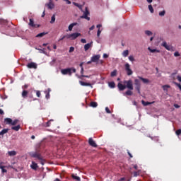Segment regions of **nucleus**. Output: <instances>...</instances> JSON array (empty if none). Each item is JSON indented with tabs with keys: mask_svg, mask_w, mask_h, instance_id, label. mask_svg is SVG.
Wrapping results in <instances>:
<instances>
[{
	"mask_svg": "<svg viewBox=\"0 0 181 181\" xmlns=\"http://www.w3.org/2000/svg\"><path fill=\"white\" fill-rule=\"evenodd\" d=\"M123 83L126 85H124L121 83H119L117 84V87L119 90V91H124L125 88H128L129 90L125 92L124 95H132L134 93H132V90H134V83L132 82V80L129 79L128 81H124Z\"/></svg>",
	"mask_w": 181,
	"mask_h": 181,
	"instance_id": "obj_1",
	"label": "nucleus"
},
{
	"mask_svg": "<svg viewBox=\"0 0 181 181\" xmlns=\"http://www.w3.org/2000/svg\"><path fill=\"white\" fill-rule=\"evenodd\" d=\"M11 24L6 20L0 19V32L5 33L6 30H8Z\"/></svg>",
	"mask_w": 181,
	"mask_h": 181,
	"instance_id": "obj_2",
	"label": "nucleus"
},
{
	"mask_svg": "<svg viewBox=\"0 0 181 181\" xmlns=\"http://www.w3.org/2000/svg\"><path fill=\"white\" fill-rule=\"evenodd\" d=\"M29 155L30 156H31V158H35V159H38V160H40V163L45 165V160H43V157L42 156V154H40V153L37 151L30 152Z\"/></svg>",
	"mask_w": 181,
	"mask_h": 181,
	"instance_id": "obj_3",
	"label": "nucleus"
},
{
	"mask_svg": "<svg viewBox=\"0 0 181 181\" xmlns=\"http://www.w3.org/2000/svg\"><path fill=\"white\" fill-rule=\"evenodd\" d=\"M76 73V68H67V69H64L61 70L62 74L64 76H66V74H69V76H71L72 72Z\"/></svg>",
	"mask_w": 181,
	"mask_h": 181,
	"instance_id": "obj_4",
	"label": "nucleus"
},
{
	"mask_svg": "<svg viewBox=\"0 0 181 181\" xmlns=\"http://www.w3.org/2000/svg\"><path fill=\"white\" fill-rule=\"evenodd\" d=\"M78 36H81V34L80 33H74L72 34L66 35V39H70L71 40H75V39H77Z\"/></svg>",
	"mask_w": 181,
	"mask_h": 181,
	"instance_id": "obj_5",
	"label": "nucleus"
},
{
	"mask_svg": "<svg viewBox=\"0 0 181 181\" xmlns=\"http://www.w3.org/2000/svg\"><path fill=\"white\" fill-rule=\"evenodd\" d=\"M135 89L136 90L138 94H141V81L139 79L134 80Z\"/></svg>",
	"mask_w": 181,
	"mask_h": 181,
	"instance_id": "obj_6",
	"label": "nucleus"
},
{
	"mask_svg": "<svg viewBox=\"0 0 181 181\" xmlns=\"http://www.w3.org/2000/svg\"><path fill=\"white\" fill-rule=\"evenodd\" d=\"M88 15H90V11H88V8L86 7L83 15L81 16V18L86 19V21H90V17H88Z\"/></svg>",
	"mask_w": 181,
	"mask_h": 181,
	"instance_id": "obj_7",
	"label": "nucleus"
},
{
	"mask_svg": "<svg viewBox=\"0 0 181 181\" xmlns=\"http://www.w3.org/2000/svg\"><path fill=\"white\" fill-rule=\"evenodd\" d=\"M124 67H125V70L127 71V76H132V74L134 72L132 71V69H131V65H129V64L127 63V64H125Z\"/></svg>",
	"mask_w": 181,
	"mask_h": 181,
	"instance_id": "obj_8",
	"label": "nucleus"
},
{
	"mask_svg": "<svg viewBox=\"0 0 181 181\" xmlns=\"http://www.w3.org/2000/svg\"><path fill=\"white\" fill-rule=\"evenodd\" d=\"M161 46H163V47H165V49H166V50L170 51V50L173 49V47L168 45V42H166V41L163 42Z\"/></svg>",
	"mask_w": 181,
	"mask_h": 181,
	"instance_id": "obj_9",
	"label": "nucleus"
},
{
	"mask_svg": "<svg viewBox=\"0 0 181 181\" xmlns=\"http://www.w3.org/2000/svg\"><path fill=\"white\" fill-rule=\"evenodd\" d=\"M100 54L94 55L91 57V62H93V63H98V60H100Z\"/></svg>",
	"mask_w": 181,
	"mask_h": 181,
	"instance_id": "obj_10",
	"label": "nucleus"
},
{
	"mask_svg": "<svg viewBox=\"0 0 181 181\" xmlns=\"http://www.w3.org/2000/svg\"><path fill=\"white\" fill-rule=\"evenodd\" d=\"M29 26H30L31 28H40V25L35 24V21H33V19L30 18Z\"/></svg>",
	"mask_w": 181,
	"mask_h": 181,
	"instance_id": "obj_11",
	"label": "nucleus"
},
{
	"mask_svg": "<svg viewBox=\"0 0 181 181\" xmlns=\"http://www.w3.org/2000/svg\"><path fill=\"white\" fill-rule=\"evenodd\" d=\"M88 144L90 146H93V148H97V143H95L93 138H89Z\"/></svg>",
	"mask_w": 181,
	"mask_h": 181,
	"instance_id": "obj_12",
	"label": "nucleus"
},
{
	"mask_svg": "<svg viewBox=\"0 0 181 181\" xmlns=\"http://www.w3.org/2000/svg\"><path fill=\"white\" fill-rule=\"evenodd\" d=\"M28 69H37V65L35 62H30L27 64Z\"/></svg>",
	"mask_w": 181,
	"mask_h": 181,
	"instance_id": "obj_13",
	"label": "nucleus"
},
{
	"mask_svg": "<svg viewBox=\"0 0 181 181\" xmlns=\"http://www.w3.org/2000/svg\"><path fill=\"white\" fill-rule=\"evenodd\" d=\"M45 6H47L48 9H54V4L52 1H49L48 4H45Z\"/></svg>",
	"mask_w": 181,
	"mask_h": 181,
	"instance_id": "obj_14",
	"label": "nucleus"
},
{
	"mask_svg": "<svg viewBox=\"0 0 181 181\" xmlns=\"http://www.w3.org/2000/svg\"><path fill=\"white\" fill-rule=\"evenodd\" d=\"M91 46H93V42H90V43L85 45H84L85 52H87V50H88V49L91 47Z\"/></svg>",
	"mask_w": 181,
	"mask_h": 181,
	"instance_id": "obj_15",
	"label": "nucleus"
},
{
	"mask_svg": "<svg viewBox=\"0 0 181 181\" xmlns=\"http://www.w3.org/2000/svg\"><path fill=\"white\" fill-rule=\"evenodd\" d=\"M50 91H52V90L50 88H48L47 90L45 91V98H47V100H49V98H50Z\"/></svg>",
	"mask_w": 181,
	"mask_h": 181,
	"instance_id": "obj_16",
	"label": "nucleus"
},
{
	"mask_svg": "<svg viewBox=\"0 0 181 181\" xmlns=\"http://www.w3.org/2000/svg\"><path fill=\"white\" fill-rule=\"evenodd\" d=\"M79 83L81 86H86V87H91V83H87L81 81H80Z\"/></svg>",
	"mask_w": 181,
	"mask_h": 181,
	"instance_id": "obj_17",
	"label": "nucleus"
},
{
	"mask_svg": "<svg viewBox=\"0 0 181 181\" xmlns=\"http://www.w3.org/2000/svg\"><path fill=\"white\" fill-rule=\"evenodd\" d=\"M139 80H141L144 84H148L149 83V81L148 78H143L142 76H139Z\"/></svg>",
	"mask_w": 181,
	"mask_h": 181,
	"instance_id": "obj_18",
	"label": "nucleus"
},
{
	"mask_svg": "<svg viewBox=\"0 0 181 181\" xmlns=\"http://www.w3.org/2000/svg\"><path fill=\"white\" fill-rule=\"evenodd\" d=\"M28 94H29V92L26 90H23L21 93V95H22L23 98H26V97H28Z\"/></svg>",
	"mask_w": 181,
	"mask_h": 181,
	"instance_id": "obj_19",
	"label": "nucleus"
},
{
	"mask_svg": "<svg viewBox=\"0 0 181 181\" xmlns=\"http://www.w3.org/2000/svg\"><path fill=\"white\" fill-rule=\"evenodd\" d=\"M155 102H145V100H141V104L144 105V107H146L148 105H151V104H153Z\"/></svg>",
	"mask_w": 181,
	"mask_h": 181,
	"instance_id": "obj_20",
	"label": "nucleus"
},
{
	"mask_svg": "<svg viewBox=\"0 0 181 181\" xmlns=\"http://www.w3.org/2000/svg\"><path fill=\"white\" fill-rule=\"evenodd\" d=\"M74 26H77V23H73L70 24L68 27L69 30L70 31L73 30V28H74Z\"/></svg>",
	"mask_w": 181,
	"mask_h": 181,
	"instance_id": "obj_21",
	"label": "nucleus"
},
{
	"mask_svg": "<svg viewBox=\"0 0 181 181\" xmlns=\"http://www.w3.org/2000/svg\"><path fill=\"white\" fill-rule=\"evenodd\" d=\"M8 156H16V151H8Z\"/></svg>",
	"mask_w": 181,
	"mask_h": 181,
	"instance_id": "obj_22",
	"label": "nucleus"
},
{
	"mask_svg": "<svg viewBox=\"0 0 181 181\" xmlns=\"http://www.w3.org/2000/svg\"><path fill=\"white\" fill-rule=\"evenodd\" d=\"M90 107H93V108H97V107H98V103H97V102H90Z\"/></svg>",
	"mask_w": 181,
	"mask_h": 181,
	"instance_id": "obj_23",
	"label": "nucleus"
},
{
	"mask_svg": "<svg viewBox=\"0 0 181 181\" xmlns=\"http://www.w3.org/2000/svg\"><path fill=\"white\" fill-rule=\"evenodd\" d=\"M148 49L149 50V52H151V53H160V51H159V49H151V47H148Z\"/></svg>",
	"mask_w": 181,
	"mask_h": 181,
	"instance_id": "obj_24",
	"label": "nucleus"
},
{
	"mask_svg": "<svg viewBox=\"0 0 181 181\" xmlns=\"http://www.w3.org/2000/svg\"><path fill=\"white\" fill-rule=\"evenodd\" d=\"M73 4L75 6H77V8H78L81 11H83V6L79 4L78 3H76V2H73Z\"/></svg>",
	"mask_w": 181,
	"mask_h": 181,
	"instance_id": "obj_25",
	"label": "nucleus"
},
{
	"mask_svg": "<svg viewBox=\"0 0 181 181\" xmlns=\"http://www.w3.org/2000/svg\"><path fill=\"white\" fill-rule=\"evenodd\" d=\"M31 168L33 169H34L35 170H36L37 169V163L33 161L32 165H31Z\"/></svg>",
	"mask_w": 181,
	"mask_h": 181,
	"instance_id": "obj_26",
	"label": "nucleus"
},
{
	"mask_svg": "<svg viewBox=\"0 0 181 181\" xmlns=\"http://www.w3.org/2000/svg\"><path fill=\"white\" fill-rule=\"evenodd\" d=\"M9 129H4L2 132H0V135H5V134H8Z\"/></svg>",
	"mask_w": 181,
	"mask_h": 181,
	"instance_id": "obj_27",
	"label": "nucleus"
},
{
	"mask_svg": "<svg viewBox=\"0 0 181 181\" xmlns=\"http://www.w3.org/2000/svg\"><path fill=\"white\" fill-rule=\"evenodd\" d=\"M11 129H13V131H18L19 129H21V125H17L15 127H12Z\"/></svg>",
	"mask_w": 181,
	"mask_h": 181,
	"instance_id": "obj_28",
	"label": "nucleus"
},
{
	"mask_svg": "<svg viewBox=\"0 0 181 181\" xmlns=\"http://www.w3.org/2000/svg\"><path fill=\"white\" fill-rule=\"evenodd\" d=\"M128 54H129V51H128V50H124L122 52V57H127Z\"/></svg>",
	"mask_w": 181,
	"mask_h": 181,
	"instance_id": "obj_29",
	"label": "nucleus"
},
{
	"mask_svg": "<svg viewBox=\"0 0 181 181\" xmlns=\"http://www.w3.org/2000/svg\"><path fill=\"white\" fill-rule=\"evenodd\" d=\"M4 121H5V122H6V124H9L11 125L12 124V119H11V118H6V119H4Z\"/></svg>",
	"mask_w": 181,
	"mask_h": 181,
	"instance_id": "obj_30",
	"label": "nucleus"
},
{
	"mask_svg": "<svg viewBox=\"0 0 181 181\" xmlns=\"http://www.w3.org/2000/svg\"><path fill=\"white\" fill-rule=\"evenodd\" d=\"M109 87H110V88H115V83L114 81L110 82Z\"/></svg>",
	"mask_w": 181,
	"mask_h": 181,
	"instance_id": "obj_31",
	"label": "nucleus"
},
{
	"mask_svg": "<svg viewBox=\"0 0 181 181\" xmlns=\"http://www.w3.org/2000/svg\"><path fill=\"white\" fill-rule=\"evenodd\" d=\"M56 22V16L54 14L51 18L50 23H54Z\"/></svg>",
	"mask_w": 181,
	"mask_h": 181,
	"instance_id": "obj_32",
	"label": "nucleus"
},
{
	"mask_svg": "<svg viewBox=\"0 0 181 181\" xmlns=\"http://www.w3.org/2000/svg\"><path fill=\"white\" fill-rule=\"evenodd\" d=\"M168 88H170V86H169V85L163 86V90H164V91H168Z\"/></svg>",
	"mask_w": 181,
	"mask_h": 181,
	"instance_id": "obj_33",
	"label": "nucleus"
},
{
	"mask_svg": "<svg viewBox=\"0 0 181 181\" xmlns=\"http://www.w3.org/2000/svg\"><path fill=\"white\" fill-rule=\"evenodd\" d=\"M0 169H1L2 173H6V172H8V170H6V169H5V166L0 165Z\"/></svg>",
	"mask_w": 181,
	"mask_h": 181,
	"instance_id": "obj_34",
	"label": "nucleus"
},
{
	"mask_svg": "<svg viewBox=\"0 0 181 181\" xmlns=\"http://www.w3.org/2000/svg\"><path fill=\"white\" fill-rule=\"evenodd\" d=\"M111 77H115L117 76V69H115L110 74Z\"/></svg>",
	"mask_w": 181,
	"mask_h": 181,
	"instance_id": "obj_35",
	"label": "nucleus"
},
{
	"mask_svg": "<svg viewBox=\"0 0 181 181\" xmlns=\"http://www.w3.org/2000/svg\"><path fill=\"white\" fill-rule=\"evenodd\" d=\"M45 35H46L45 33H39L38 35H37L36 37H43V36H45Z\"/></svg>",
	"mask_w": 181,
	"mask_h": 181,
	"instance_id": "obj_36",
	"label": "nucleus"
},
{
	"mask_svg": "<svg viewBox=\"0 0 181 181\" xmlns=\"http://www.w3.org/2000/svg\"><path fill=\"white\" fill-rule=\"evenodd\" d=\"M18 122H19V120L18 119H15V120H11V125H16V124H18Z\"/></svg>",
	"mask_w": 181,
	"mask_h": 181,
	"instance_id": "obj_37",
	"label": "nucleus"
},
{
	"mask_svg": "<svg viewBox=\"0 0 181 181\" xmlns=\"http://www.w3.org/2000/svg\"><path fill=\"white\" fill-rule=\"evenodd\" d=\"M34 91H35V93H36L37 97L40 98V95H41L40 90H35Z\"/></svg>",
	"mask_w": 181,
	"mask_h": 181,
	"instance_id": "obj_38",
	"label": "nucleus"
},
{
	"mask_svg": "<svg viewBox=\"0 0 181 181\" xmlns=\"http://www.w3.org/2000/svg\"><path fill=\"white\" fill-rule=\"evenodd\" d=\"M72 177H73V179H75V180H78V181L81 180V179L78 176L72 175Z\"/></svg>",
	"mask_w": 181,
	"mask_h": 181,
	"instance_id": "obj_39",
	"label": "nucleus"
},
{
	"mask_svg": "<svg viewBox=\"0 0 181 181\" xmlns=\"http://www.w3.org/2000/svg\"><path fill=\"white\" fill-rule=\"evenodd\" d=\"M148 9L151 13H153V7H152V5H148Z\"/></svg>",
	"mask_w": 181,
	"mask_h": 181,
	"instance_id": "obj_40",
	"label": "nucleus"
},
{
	"mask_svg": "<svg viewBox=\"0 0 181 181\" xmlns=\"http://www.w3.org/2000/svg\"><path fill=\"white\" fill-rule=\"evenodd\" d=\"M145 33L147 35V36H152V33L149 30H146Z\"/></svg>",
	"mask_w": 181,
	"mask_h": 181,
	"instance_id": "obj_41",
	"label": "nucleus"
},
{
	"mask_svg": "<svg viewBox=\"0 0 181 181\" xmlns=\"http://www.w3.org/2000/svg\"><path fill=\"white\" fill-rule=\"evenodd\" d=\"M129 60H130V62H135V58H134V56L131 55L129 57Z\"/></svg>",
	"mask_w": 181,
	"mask_h": 181,
	"instance_id": "obj_42",
	"label": "nucleus"
},
{
	"mask_svg": "<svg viewBox=\"0 0 181 181\" xmlns=\"http://www.w3.org/2000/svg\"><path fill=\"white\" fill-rule=\"evenodd\" d=\"M165 13H166L165 11H160L159 13V16H165Z\"/></svg>",
	"mask_w": 181,
	"mask_h": 181,
	"instance_id": "obj_43",
	"label": "nucleus"
},
{
	"mask_svg": "<svg viewBox=\"0 0 181 181\" xmlns=\"http://www.w3.org/2000/svg\"><path fill=\"white\" fill-rule=\"evenodd\" d=\"M175 134H176V135H177V136H179V135L181 134V129H177V130L175 132Z\"/></svg>",
	"mask_w": 181,
	"mask_h": 181,
	"instance_id": "obj_44",
	"label": "nucleus"
},
{
	"mask_svg": "<svg viewBox=\"0 0 181 181\" xmlns=\"http://www.w3.org/2000/svg\"><path fill=\"white\" fill-rule=\"evenodd\" d=\"M134 177H136V176H139V171H135L134 173Z\"/></svg>",
	"mask_w": 181,
	"mask_h": 181,
	"instance_id": "obj_45",
	"label": "nucleus"
},
{
	"mask_svg": "<svg viewBox=\"0 0 181 181\" xmlns=\"http://www.w3.org/2000/svg\"><path fill=\"white\" fill-rule=\"evenodd\" d=\"M69 53H73V52H74V47H71L69 48Z\"/></svg>",
	"mask_w": 181,
	"mask_h": 181,
	"instance_id": "obj_46",
	"label": "nucleus"
},
{
	"mask_svg": "<svg viewBox=\"0 0 181 181\" xmlns=\"http://www.w3.org/2000/svg\"><path fill=\"white\" fill-rule=\"evenodd\" d=\"M105 111L107 114H111V110H110V108H108V107H105Z\"/></svg>",
	"mask_w": 181,
	"mask_h": 181,
	"instance_id": "obj_47",
	"label": "nucleus"
},
{
	"mask_svg": "<svg viewBox=\"0 0 181 181\" xmlns=\"http://www.w3.org/2000/svg\"><path fill=\"white\" fill-rule=\"evenodd\" d=\"M174 56H175V57H179V56H180V54H179V52H175L174 53Z\"/></svg>",
	"mask_w": 181,
	"mask_h": 181,
	"instance_id": "obj_48",
	"label": "nucleus"
},
{
	"mask_svg": "<svg viewBox=\"0 0 181 181\" xmlns=\"http://www.w3.org/2000/svg\"><path fill=\"white\" fill-rule=\"evenodd\" d=\"M100 35H101V30L98 29L97 32V36L98 37H100Z\"/></svg>",
	"mask_w": 181,
	"mask_h": 181,
	"instance_id": "obj_49",
	"label": "nucleus"
},
{
	"mask_svg": "<svg viewBox=\"0 0 181 181\" xmlns=\"http://www.w3.org/2000/svg\"><path fill=\"white\" fill-rule=\"evenodd\" d=\"M37 50L40 51V53H46V52L45 51V49H37Z\"/></svg>",
	"mask_w": 181,
	"mask_h": 181,
	"instance_id": "obj_50",
	"label": "nucleus"
},
{
	"mask_svg": "<svg viewBox=\"0 0 181 181\" xmlns=\"http://www.w3.org/2000/svg\"><path fill=\"white\" fill-rule=\"evenodd\" d=\"M50 124H51V123H50V121L47 122L45 127H50Z\"/></svg>",
	"mask_w": 181,
	"mask_h": 181,
	"instance_id": "obj_51",
	"label": "nucleus"
},
{
	"mask_svg": "<svg viewBox=\"0 0 181 181\" xmlns=\"http://www.w3.org/2000/svg\"><path fill=\"white\" fill-rule=\"evenodd\" d=\"M81 77H86V78H90V76H86V75H81L79 78H81Z\"/></svg>",
	"mask_w": 181,
	"mask_h": 181,
	"instance_id": "obj_52",
	"label": "nucleus"
},
{
	"mask_svg": "<svg viewBox=\"0 0 181 181\" xmlns=\"http://www.w3.org/2000/svg\"><path fill=\"white\" fill-rule=\"evenodd\" d=\"M81 43H87V40H86V39H83V38L81 40Z\"/></svg>",
	"mask_w": 181,
	"mask_h": 181,
	"instance_id": "obj_53",
	"label": "nucleus"
},
{
	"mask_svg": "<svg viewBox=\"0 0 181 181\" xmlns=\"http://www.w3.org/2000/svg\"><path fill=\"white\" fill-rule=\"evenodd\" d=\"M103 59H108V54H103Z\"/></svg>",
	"mask_w": 181,
	"mask_h": 181,
	"instance_id": "obj_54",
	"label": "nucleus"
},
{
	"mask_svg": "<svg viewBox=\"0 0 181 181\" xmlns=\"http://www.w3.org/2000/svg\"><path fill=\"white\" fill-rule=\"evenodd\" d=\"M81 76H83V74H84V68H82L81 69Z\"/></svg>",
	"mask_w": 181,
	"mask_h": 181,
	"instance_id": "obj_55",
	"label": "nucleus"
},
{
	"mask_svg": "<svg viewBox=\"0 0 181 181\" xmlns=\"http://www.w3.org/2000/svg\"><path fill=\"white\" fill-rule=\"evenodd\" d=\"M174 107H175V108H180V105H179L177 104H174Z\"/></svg>",
	"mask_w": 181,
	"mask_h": 181,
	"instance_id": "obj_56",
	"label": "nucleus"
},
{
	"mask_svg": "<svg viewBox=\"0 0 181 181\" xmlns=\"http://www.w3.org/2000/svg\"><path fill=\"white\" fill-rule=\"evenodd\" d=\"M95 26V25H92L90 28L89 30H94Z\"/></svg>",
	"mask_w": 181,
	"mask_h": 181,
	"instance_id": "obj_57",
	"label": "nucleus"
},
{
	"mask_svg": "<svg viewBox=\"0 0 181 181\" xmlns=\"http://www.w3.org/2000/svg\"><path fill=\"white\" fill-rule=\"evenodd\" d=\"M177 79L178 80V81H180V83H181V76H177Z\"/></svg>",
	"mask_w": 181,
	"mask_h": 181,
	"instance_id": "obj_58",
	"label": "nucleus"
},
{
	"mask_svg": "<svg viewBox=\"0 0 181 181\" xmlns=\"http://www.w3.org/2000/svg\"><path fill=\"white\" fill-rule=\"evenodd\" d=\"M28 87H29V85L25 84V85H24V87H23V88H25V90H26V88H28Z\"/></svg>",
	"mask_w": 181,
	"mask_h": 181,
	"instance_id": "obj_59",
	"label": "nucleus"
},
{
	"mask_svg": "<svg viewBox=\"0 0 181 181\" xmlns=\"http://www.w3.org/2000/svg\"><path fill=\"white\" fill-rule=\"evenodd\" d=\"M65 1L68 5H70L71 4V1H70L69 0H66Z\"/></svg>",
	"mask_w": 181,
	"mask_h": 181,
	"instance_id": "obj_60",
	"label": "nucleus"
},
{
	"mask_svg": "<svg viewBox=\"0 0 181 181\" xmlns=\"http://www.w3.org/2000/svg\"><path fill=\"white\" fill-rule=\"evenodd\" d=\"M0 114L1 115H4V110L2 109H0Z\"/></svg>",
	"mask_w": 181,
	"mask_h": 181,
	"instance_id": "obj_61",
	"label": "nucleus"
},
{
	"mask_svg": "<svg viewBox=\"0 0 181 181\" xmlns=\"http://www.w3.org/2000/svg\"><path fill=\"white\" fill-rule=\"evenodd\" d=\"M67 37V35H64L59 40H63Z\"/></svg>",
	"mask_w": 181,
	"mask_h": 181,
	"instance_id": "obj_62",
	"label": "nucleus"
},
{
	"mask_svg": "<svg viewBox=\"0 0 181 181\" xmlns=\"http://www.w3.org/2000/svg\"><path fill=\"white\" fill-rule=\"evenodd\" d=\"M101 26H103L101 24H98V25H97L96 28L98 29H100V28H101Z\"/></svg>",
	"mask_w": 181,
	"mask_h": 181,
	"instance_id": "obj_63",
	"label": "nucleus"
},
{
	"mask_svg": "<svg viewBox=\"0 0 181 181\" xmlns=\"http://www.w3.org/2000/svg\"><path fill=\"white\" fill-rule=\"evenodd\" d=\"M124 180H125V177H122V178H120V179L119 180V181H124Z\"/></svg>",
	"mask_w": 181,
	"mask_h": 181,
	"instance_id": "obj_64",
	"label": "nucleus"
}]
</instances>
